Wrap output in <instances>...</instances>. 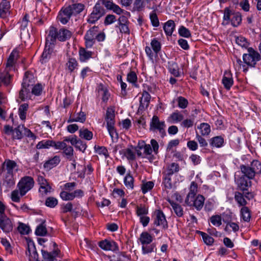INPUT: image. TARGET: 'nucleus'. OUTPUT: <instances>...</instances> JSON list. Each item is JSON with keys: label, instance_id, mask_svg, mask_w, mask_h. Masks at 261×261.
Listing matches in <instances>:
<instances>
[{"label": "nucleus", "instance_id": "f03ea898", "mask_svg": "<svg viewBox=\"0 0 261 261\" xmlns=\"http://www.w3.org/2000/svg\"><path fill=\"white\" fill-rule=\"evenodd\" d=\"M260 60V55L252 47H248L247 48V53L244 54L243 55V62L248 67H255L257 62Z\"/></svg>", "mask_w": 261, "mask_h": 261}, {"label": "nucleus", "instance_id": "dca6fc26", "mask_svg": "<svg viewBox=\"0 0 261 261\" xmlns=\"http://www.w3.org/2000/svg\"><path fill=\"white\" fill-rule=\"evenodd\" d=\"M222 83L224 88L229 90L233 84V80L232 74L230 72L225 71L222 80Z\"/></svg>", "mask_w": 261, "mask_h": 261}, {"label": "nucleus", "instance_id": "9d476101", "mask_svg": "<svg viewBox=\"0 0 261 261\" xmlns=\"http://www.w3.org/2000/svg\"><path fill=\"white\" fill-rule=\"evenodd\" d=\"M234 180L237 187L243 192L248 191V188L250 187L252 185L251 180L243 175L238 176H237L236 175Z\"/></svg>", "mask_w": 261, "mask_h": 261}, {"label": "nucleus", "instance_id": "8fccbe9b", "mask_svg": "<svg viewBox=\"0 0 261 261\" xmlns=\"http://www.w3.org/2000/svg\"><path fill=\"white\" fill-rule=\"evenodd\" d=\"M197 193V184L194 182L192 181L191 183L190 187V191L188 194L187 196L186 199H189V198H191L193 197H195Z\"/></svg>", "mask_w": 261, "mask_h": 261}, {"label": "nucleus", "instance_id": "6ab92c4d", "mask_svg": "<svg viewBox=\"0 0 261 261\" xmlns=\"http://www.w3.org/2000/svg\"><path fill=\"white\" fill-rule=\"evenodd\" d=\"M17 167L15 161L9 159L6 160L3 164V168L7 171V174L13 175V171Z\"/></svg>", "mask_w": 261, "mask_h": 261}, {"label": "nucleus", "instance_id": "c9c22d12", "mask_svg": "<svg viewBox=\"0 0 261 261\" xmlns=\"http://www.w3.org/2000/svg\"><path fill=\"white\" fill-rule=\"evenodd\" d=\"M168 202L171 205L174 213L178 217H181L184 215V210L182 206L173 201L169 199Z\"/></svg>", "mask_w": 261, "mask_h": 261}, {"label": "nucleus", "instance_id": "864d4df0", "mask_svg": "<svg viewBox=\"0 0 261 261\" xmlns=\"http://www.w3.org/2000/svg\"><path fill=\"white\" fill-rule=\"evenodd\" d=\"M39 192L42 195H47L51 193L53 191L51 187L49 185L48 181H47L44 185H40L39 189Z\"/></svg>", "mask_w": 261, "mask_h": 261}, {"label": "nucleus", "instance_id": "603ef678", "mask_svg": "<svg viewBox=\"0 0 261 261\" xmlns=\"http://www.w3.org/2000/svg\"><path fill=\"white\" fill-rule=\"evenodd\" d=\"M29 105L27 103H23L21 105L18 109L19 116L20 118L23 120L26 118V113L28 109Z\"/></svg>", "mask_w": 261, "mask_h": 261}, {"label": "nucleus", "instance_id": "ddd939ff", "mask_svg": "<svg viewBox=\"0 0 261 261\" xmlns=\"http://www.w3.org/2000/svg\"><path fill=\"white\" fill-rule=\"evenodd\" d=\"M54 46L46 44L42 54L40 62L42 64L46 63L50 59L51 56L55 53Z\"/></svg>", "mask_w": 261, "mask_h": 261}, {"label": "nucleus", "instance_id": "4d7b16f0", "mask_svg": "<svg viewBox=\"0 0 261 261\" xmlns=\"http://www.w3.org/2000/svg\"><path fill=\"white\" fill-rule=\"evenodd\" d=\"M178 34L180 36L187 38H190L192 36L190 31L183 25L179 27Z\"/></svg>", "mask_w": 261, "mask_h": 261}, {"label": "nucleus", "instance_id": "bf43d9fd", "mask_svg": "<svg viewBox=\"0 0 261 261\" xmlns=\"http://www.w3.org/2000/svg\"><path fill=\"white\" fill-rule=\"evenodd\" d=\"M155 245L153 243L142 245V252L143 254L153 252Z\"/></svg>", "mask_w": 261, "mask_h": 261}, {"label": "nucleus", "instance_id": "c03bdc74", "mask_svg": "<svg viewBox=\"0 0 261 261\" xmlns=\"http://www.w3.org/2000/svg\"><path fill=\"white\" fill-rule=\"evenodd\" d=\"M239 229V225L237 223L232 222H228L227 223L224 228L225 231L229 234L231 233V231L236 232L238 231Z\"/></svg>", "mask_w": 261, "mask_h": 261}, {"label": "nucleus", "instance_id": "a878e982", "mask_svg": "<svg viewBox=\"0 0 261 261\" xmlns=\"http://www.w3.org/2000/svg\"><path fill=\"white\" fill-rule=\"evenodd\" d=\"M60 162V157L59 156L56 155L53 158L45 162L43 165V167L47 170H50L51 169L57 166Z\"/></svg>", "mask_w": 261, "mask_h": 261}, {"label": "nucleus", "instance_id": "f3484780", "mask_svg": "<svg viewBox=\"0 0 261 261\" xmlns=\"http://www.w3.org/2000/svg\"><path fill=\"white\" fill-rule=\"evenodd\" d=\"M151 99V96L146 91H143L142 92V96L140 99V106L139 109L140 110H144L147 108L149 104Z\"/></svg>", "mask_w": 261, "mask_h": 261}, {"label": "nucleus", "instance_id": "f8f14e48", "mask_svg": "<svg viewBox=\"0 0 261 261\" xmlns=\"http://www.w3.org/2000/svg\"><path fill=\"white\" fill-rule=\"evenodd\" d=\"M98 246L105 251L115 252L119 250L118 246L115 242L107 239L99 242Z\"/></svg>", "mask_w": 261, "mask_h": 261}, {"label": "nucleus", "instance_id": "6e6d98bb", "mask_svg": "<svg viewBox=\"0 0 261 261\" xmlns=\"http://www.w3.org/2000/svg\"><path fill=\"white\" fill-rule=\"evenodd\" d=\"M58 204V199L54 197H47L45 202V205L50 208L55 207Z\"/></svg>", "mask_w": 261, "mask_h": 261}, {"label": "nucleus", "instance_id": "2f4dec72", "mask_svg": "<svg viewBox=\"0 0 261 261\" xmlns=\"http://www.w3.org/2000/svg\"><path fill=\"white\" fill-rule=\"evenodd\" d=\"M234 198L239 206L244 207L247 204L243 194L240 192H235Z\"/></svg>", "mask_w": 261, "mask_h": 261}, {"label": "nucleus", "instance_id": "4468645a", "mask_svg": "<svg viewBox=\"0 0 261 261\" xmlns=\"http://www.w3.org/2000/svg\"><path fill=\"white\" fill-rule=\"evenodd\" d=\"M0 228L6 233L12 231L13 229L10 219L3 215H0Z\"/></svg>", "mask_w": 261, "mask_h": 261}, {"label": "nucleus", "instance_id": "052dcab7", "mask_svg": "<svg viewBox=\"0 0 261 261\" xmlns=\"http://www.w3.org/2000/svg\"><path fill=\"white\" fill-rule=\"evenodd\" d=\"M136 215L139 217L147 215L148 214V209L144 205L137 206L136 208Z\"/></svg>", "mask_w": 261, "mask_h": 261}, {"label": "nucleus", "instance_id": "e2e57ef3", "mask_svg": "<svg viewBox=\"0 0 261 261\" xmlns=\"http://www.w3.org/2000/svg\"><path fill=\"white\" fill-rule=\"evenodd\" d=\"M154 185V182L152 181L143 183L141 186V190L142 193L143 194L146 193L153 188Z\"/></svg>", "mask_w": 261, "mask_h": 261}, {"label": "nucleus", "instance_id": "f257e3e1", "mask_svg": "<svg viewBox=\"0 0 261 261\" xmlns=\"http://www.w3.org/2000/svg\"><path fill=\"white\" fill-rule=\"evenodd\" d=\"M138 147L140 149H143L144 158L148 159L150 161L155 159L152 153L156 155L159 152V145L154 139L150 140V144H145L144 142L139 143Z\"/></svg>", "mask_w": 261, "mask_h": 261}, {"label": "nucleus", "instance_id": "423d86ee", "mask_svg": "<svg viewBox=\"0 0 261 261\" xmlns=\"http://www.w3.org/2000/svg\"><path fill=\"white\" fill-rule=\"evenodd\" d=\"M105 13V10L100 4L97 3L93 8V11L90 14L87 21L91 24L95 23Z\"/></svg>", "mask_w": 261, "mask_h": 261}, {"label": "nucleus", "instance_id": "7c9ffc66", "mask_svg": "<svg viewBox=\"0 0 261 261\" xmlns=\"http://www.w3.org/2000/svg\"><path fill=\"white\" fill-rule=\"evenodd\" d=\"M31 87L22 86L21 89L19 91V98L22 101L31 98L32 93L30 92Z\"/></svg>", "mask_w": 261, "mask_h": 261}, {"label": "nucleus", "instance_id": "338daca9", "mask_svg": "<svg viewBox=\"0 0 261 261\" xmlns=\"http://www.w3.org/2000/svg\"><path fill=\"white\" fill-rule=\"evenodd\" d=\"M21 197L22 196L20 195V192L18 189H15L11 192V199L13 202H19L20 201Z\"/></svg>", "mask_w": 261, "mask_h": 261}, {"label": "nucleus", "instance_id": "e433bc0d", "mask_svg": "<svg viewBox=\"0 0 261 261\" xmlns=\"http://www.w3.org/2000/svg\"><path fill=\"white\" fill-rule=\"evenodd\" d=\"M139 240L141 245L150 244L153 241V237L147 232H143L141 233Z\"/></svg>", "mask_w": 261, "mask_h": 261}, {"label": "nucleus", "instance_id": "69168bd1", "mask_svg": "<svg viewBox=\"0 0 261 261\" xmlns=\"http://www.w3.org/2000/svg\"><path fill=\"white\" fill-rule=\"evenodd\" d=\"M86 120V115L83 112H80L77 114V116L74 118L70 119L68 120V122H84Z\"/></svg>", "mask_w": 261, "mask_h": 261}, {"label": "nucleus", "instance_id": "bb28decb", "mask_svg": "<svg viewBox=\"0 0 261 261\" xmlns=\"http://www.w3.org/2000/svg\"><path fill=\"white\" fill-rule=\"evenodd\" d=\"M12 80V76L9 72L5 70L0 72V86L3 84L5 86H9Z\"/></svg>", "mask_w": 261, "mask_h": 261}, {"label": "nucleus", "instance_id": "49530a36", "mask_svg": "<svg viewBox=\"0 0 261 261\" xmlns=\"http://www.w3.org/2000/svg\"><path fill=\"white\" fill-rule=\"evenodd\" d=\"M3 185L10 188L15 185L14 175L13 174H6L3 181Z\"/></svg>", "mask_w": 261, "mask_h": 261}, {"label": "nucleus", "instance_id": "cd10ccee", "mask_svg": "<svg viewBox=\"0 0 261 261\" xmlns=\"http://www.w3.org/2000/svg\"><path fill=\"white\" fill-rule=\"evenodd\" d=\"M72 36V32L69 30L62 28L58 30L59 40L64 42L69 39Z\"/></svg>", "mask_w": 261, "mask_h": 261}, {"label": "nucleus", "instance_id": "a18cd8bd", "mask_svg": "<svg viewBox=\"0 0 261 261\" xmlns=\"http://www.w3.org/2000/svg\"><path fill=\"white\" fill-rule=\"evenodd\" d=\"M135 148L132 145H129V147L125 149L124 153L128 160H134L135 159Z\"/></svg>", "mask_w": 261, "mask_h": 261}, {"label": "nucleus", "instance_id": "3c124183", "mask_svg": "<svg viewBox=\"0 0 261 261\" xmlns=\"http://www.w3.org/2000/svg\"><path fill=\"white\" fill-rule=\"evenodd\" d=\"M53 140H43L38 143L36 147L38 149L49 148V147H53Z\"/></svg>", "mask_w": 261, "mask_h": 261}, {"label": "nucleus", "instance_id": "39448f33", "mask_svg": "<svg viewBox=\"0 0 261 261\" xmlns=\"http://www.w3.org/2000/svg\"><path fill=\"white\" fill-rule=\"evenodd\" d=\"M98 32V28L96 26L93 27L87 31L84 36L85 46L87 48H91L94 44Z\"/></svg>", "mask_w": 261, "mask_h": 261}, {"label": "nucleus", "instance_id": "ea45409f", "mask_svg": "<svg viewBox=\"0 0 261 261\" xmlns=\"http://www.w3.org/2000/svg\"><path fill=\"white\" fill-rule=\"evenodd\" d=\"M66 65L68 70L70 73L73 72L74 70L77 69L79 66V64L76 60L73 58H69Z\"/></svg>", "mask_w": 261, "mask_h": 261}, {"label": "nucleus", "instance_id": "c85d7f7f", "mask_svg": "<svg viewBox=\"0 0 261 261\" xmlns=\"http://www.w3.org/2000/svg\"><path fill=\"white\" fill-rule=\"evenodd\" d=\"M93 53L88 51L84 48H81L79 50V60L81 62H86L92 58Z\"/></svg>", "mask_w": 261, "mask_h": 261}, {"label": "nucleus", "instance_id": "b1692460", "mask_svg": "<svg viewBox=\"0 0 261 261\" xmlns=\"http://www.w3.org/2000/svg\"><path fill=\"white\" fill-rule=\"evenodd\" d=\"M240 169L242 175L246 177L247 178L250 180L254 179L255 176V175H253V172L251 170L249 165H241L240 166Z\"/></svg>", "mask_w": 261, "mask_h": 261}, {"label": "nucleus", "instance_id": "2eb2a0df", "mask_svg": "<svg viewBox=\"0 0 261 261\" xmlns=\"http://www.w3.org/2000/svg\"><path fill=\"white\" fill-rule=\"evenodd\" d=\"M26 254L30 256V261H40L38 260V254L35 245L33 242L28 243V248Z\"/></svg>", "mask_w": 261, "mask_h": 261}, {"label": "nucleus", "instance_id": "37998d69", "mask_svg": "<svg viewBox=\"0 0 261 261\" xmlns=\"http://www.w3.org/2000/svg\"><path fill=\"white\" fill-rule=\"evenodd\" d=\"M69 7L71 10L72 14L75 15L83 11L85 6L82 4L77 3L69 5Z\"/></svg>", "mask_w": 261, "mask_h": 261}, {"label": "nucleus", "instance_id": "58836bf2", "mask_svg": "<svg viewBox=\"0 0 261 261\" xmlns=\"http://www.w3.org/2000/svg\"><path fill=\"white\" fill-rule=\"evenodd\" d=\"M197 128L200 130V135L203 136H207L211 133V126L207 123H201L197 126Z\"/></svg>", "mask_w": 261, "mask_h": 261}, {"label": "nucleus", "instance_id": "09e8293b", "mask_svg": "<svg viewBox=\"0 0 261 261\" xmlns=\"http://www.w3.org/2000/svg\"><path fill=\"white\" fill-rule=\"evenodd\" d=\"M168 69L170 72L176 77L179 76V72L177 64L174 62H169Z\"/></svg>", "mask_w": 261, "mask_h": 261}, {"label": "nucleus", "instance_id": "13d9d810", "mask_svg": "<svg viewBox=\"0 0 261 261\" xmlns=\"http://www.w3.org/2000/svg\"><path fill=\"white\" fill-rule=\"evenodd\" d=\"M199 233L202 237L203 241L205 244L208 246H211L213 245L214 242L213 238L202 231H199Z\"/></svg>", "mask_w": 261, "mask_h": 261}, {"label": "nucleus", "instance_id": "aec40b11", "mask_svg": "<svg viewBox=\"0 0 261 261\" xmlns=\"http://www.w3.org/2000/svg\"><path fill=\"white\" fill-rule=\"evenodd\" d=\"M97 96L101 98L103 102H107L110 96L108 90L102 85H100L97 88Z\"/></svg>", "mask_w": 261, "mask_h": 261}, {"label": "nucleus", "instance_id": "4be33fe9", "mask_svg": "<svg viewBox=\"0 0 261 261\" xmlns=\"http://www.w3.org/2000/svg\"><path fill=\"white\" fill-rule=\"evenodd\" d=\"M35 83L34 75L30 71H26L24 74V76L23 79L21 86H23L24 87H31L34 85Z\"/></svg>", "mask_w": 261, "mask_h": 261}, {"label": "nucleus", "instance_id": "412c9836", "mask_svg": "<svg viewBox=\"0 0 261 261\" xmlns=\"http://www.w3.org/2000/svg\"><path fill=\"white\" fill-rule=\"evenodd\" d=\"M209 143L212 148H221L224 145V139L222 136H215L210 139Z\"/></svg>", "mask_w": 261, "mask_h": 261}, {"label": "nucleus", "instance_id": "a211bd4d", "mask_svg": "<svg viewBox=\"0 0 261 261\" xmlns=\"http://www.w3.org/2000/svg\"><path fill=\"white\" fill-rule=\"evenodd\" d=\"M10 4L7 0H3L0 3V17L5 18L10 14Z\"/></svg>", "mask_w": 261, "mask_h": 261}, {"label": "nucleus", "instance_id": "79ce46f5", "mask_svg": "<svg viewBox=\"0 0 261 261\" xmlns=\"http://www.w3.org/2000/svg\"><path fill=\"white\" fill-rule=\"evenodd\" d=\"M134 178L133 176L128 173L126 175L124 178V184L128 189L133 190L134 187Z\"/></svg>", "mask_w": 261, "mask_h": 261}, {"label": "nucleus", "instance_id": "a19ab883", "mask_svg": "<svg viewBox=\"0 0 261 261\" xmlns=\"http://www.w3.org/2000/svg\"><path fill=\"white\" fill-rule=\"evenodd\" d=\"M240 215L244 221L248 222L250 221L251 212L248 207H242L240 210Z\"/></svg>", "mask_w": 261, "mask_h": 261}, {"label": "nucleus", "instance_id": "6e6552de", "mask_svg": "<svg viewBox=\"0 0 261 261\" xmlns=\"http://www.w3.org/2000/svg\"><path fill=\"white\" fill-rule=\"evenodd\" d=\"M46 34L45 44L55 46L57 39L59 40L58 29L54 26H50L46 31Z\"/></svg>", "mask_w": 261, "mask_h": 261}, {"label": "nucleus", "instance_id": "0e129e2a", "mask_svg": "<svg viewBox=\"0 0 261 261\" xmlns=\"http://www.w3.org/2000/svg\"><path fill=\"white\" fill-rule=\"evenodd\" d=\"M149 18L152 25L154 27H158L160 24V22L156 13L154 11H152L149 15Z\"/></svg>", "mask_w": 261, "mask_h": 261}, {"label": "nucleus", "instance_id": "f704fd0d", "mask_svg": "<svg viewBox=\"0 0 261 261\" xmlns=\"http://www.w3.org/2000/svg\"><path fill=\"white\" fill-rule=\"evenodd\" d=\"M79 137L83 139L90 141L93 138V133L87 128L83 127L79 131Z\"/></svg>", "mask_w": 261, "mask_h": 261}, {"label": "nucleus", "instance_id": "774afa93", "mask_svg": "<svg viewBox=\"0 0 261 261\" xmlns=\"http://www.w3.org/2000/svg\"><path fill=\"white\" fill-rule=\"evenodd\" d=\"M173 122H180L184 119V116L178 112L172 113L169 117Z\"/></svg>", "mask_w": 261, "mask_h": 261}, {"label": "nucleus", "instance_id": "de8ad7c7", "mask_svg": "<svg viewBox=\"0 0 261 261\" xmlns=\"http://www.w3.org/2000/svg\"><path fill=\"white\" fill-rule=\"evenodd\" d=\"M47 231L45 224V222H42L36 228L35 234L38 236H44L47 234Z\"/></svg>", "mask_w": 261, "mask_h": 261}, {"label": "nucleus", "instance_id": "473e14b6", "mask_svg": "<svg viewBox=\"0 0 261 261\" xmlns=\"http://www.w3.org/2000/svg\"><path fill=\"white\" fill-rule=\"evenodd\" d=\"M180 170L179 165L176 163H172L167 166L165 174L168 176H172L174 173H177Z\"/></svg>", "mask_w": 261, "mask_h": 261}, {"label": "nucleus", "instance_id": "72a5a7b5", "mask_svg": "<svg viewBox=\"0 0 261 261\" xmlns=\"http://www.w3.org/2000/svg\"><path fill=\"white\" fill-rule=\"evenodd\" d=\"M253 175H259L261 174V162L256 160H253L249 165Z\"/></svg>", "mask_w": 261, "mask_h": 261}, {"label": "nucleus", "instance_id": "9b49d317", "mask_svg": "<svg viewBox=\"0 0 261 261\" xmlns=\"http://www.w3.org/2000/svg\"><path fill=\"white\" fill-rule=\"evenodd\" d=\"M71 10L69 6L63 8L59 12L57 16L58 20L63 24H66L72 15Z\"/></svg>", "mask_w": 261, "mask_h": 261}, {"label": "nucleus", "instance_id": "5701e85b", "mask_svg": "<svg viewBox=\"0 0 261 261\" xmlns=\"http://www.w3.org/2000/svg\"><path fill=\"white\" fill-rule=\"evenodd\" d=\"M234 11L230 9L229 7H226L223 10V17L222 24L226 25L230 23V19L232 16Z\"/></svg>", "mask_w": 261, "mask_h": 261}, {"label": "nucleus", "instance_id": "20e7f679", "mask_svg": "<svg viewBox=\"0 0 261 261\" xmlns=\"http://www.w3.org/2000/svg\"><path fill=\"white\" fill-rule=\"evenodd\" d=\"M34 180L33 177L25 176L21 178L17 185V188L19 189L20 195L24 196L30 191L34 186Z\"/></svg>", "mask_w": 261, "mask_h": 261}, {"label": "nucleus", "instance_id": "4c0bfd02", "mask_svg": "<svg viewBox=\"0 0 261 261\" xmlns=\"http://www.w3.org/2000/svg\"><path fill=\"white\" fill-rule=\"evenodd\" d=\"M242 22V16L240 12H234L232 14V16L230 19V23L234 27H237L239 26Z\"/></svg>", "mask_w": 261, "mask_h": 261}, {"label": "nucleus", "instance_id": "5fc2aeb1", "mask_svg": "<svg viewBox=\"0 0 261 261\" xmlns=\"http://www.w3.org/2000/svg\"><path fill=\"white\" fill-rule=\"evenodd\" d=\"M63 153L64 155H66V158L71 161L72 160V158L73 156V148L71 146H67L66 145V147L63 148Z\"/></svg>", "mask_w": 261, "mask_h": 261}, {"label": "nucleus", "instance_id": "0eeeda50", "mask_svg": "<svg viewBox=\"0 0 261 261\" xmlns=\"http://www.w3.org/2000/svg\"><path fill=\"white\" fill-rule=\"evenodd\" d=\"M153 224L156 226L162 227L164 229L168 227V223L163 212L160 210H155L153 214Z\"/></svg>", "mask_w": 261, "mask_h": 261}, {"label": "nucleus", "instance_id": "7ed1b4c3", "mask_svg": "<svg viewBox=\"0 0 261 261\" xmlns=\"http://www.w3.org/2000/svg\"><path fill=\"white\" fill-rule=\"evenodd\" d=\"M166 124L164 121L160 120L158 116L154 115L149 124V130L153 133H159L162 138H164L166 135Z\"/></svg>", "mask_w": 261, "mask_h": 261}, {"label": "nucleus", "instance_id": "393cba45", "mask_svg": "<svg viewBox=\"0 0 261 261\" xmlns=\"http://www.w3.org/2000/svg\"><path fill=\"white\" fill-rule=\"evenodd\" d=\"M175 23L172 20H169L164 23L163 29L166 35L168 36H171L175 30Z\"/></svg>", "mask_w": 261, "mask_h": 261}, {"label": "nucleus", "instance_id": "1a4fd4ad", "mask_svg": "<svg viewBox=\"0 0 261 261\" xmlns=\"http://www.w3.org/2000/svg\"><path fill=\"white\" fill-rule=\"evenodd\" d=\"M205 198L203 196L198 195L196 197H193L191 198L186 199L185 202L190 206H194L196 210L200 211L204 205Z\"/></svg>", "mask_w": 261, "mask_h": 261}, {"label": "nucleus", "instance_id": "680f3d73", "mask_svg": "<svg viewBox=\"0 0 261 261\" xmlns=\"http://www.w3.org/2000/svg\"><path fill=\"white\" fill-rule=\"evenodd\" d=\"M150 44L153 51L157 55L161 49V43L156 38H153L151 40Z\"/></svg>", "mask_w": 261, "mask_h": 261}, {"label": "nucleus", "instance_id": "c756f323", "mask_svg": "<svg viewBox=\"0 0 261 261\" xmlns=\"http://www.w3.org/2000/svg\"><path fill=\"white\" fill-rule=\"evenodd\" d=\"M115 111L112 109L108 108L106 111L105 119L107 122V126L115 125Z\"/></svg>", "mask_w": 261, "mask_h": 261}]
</instances>
